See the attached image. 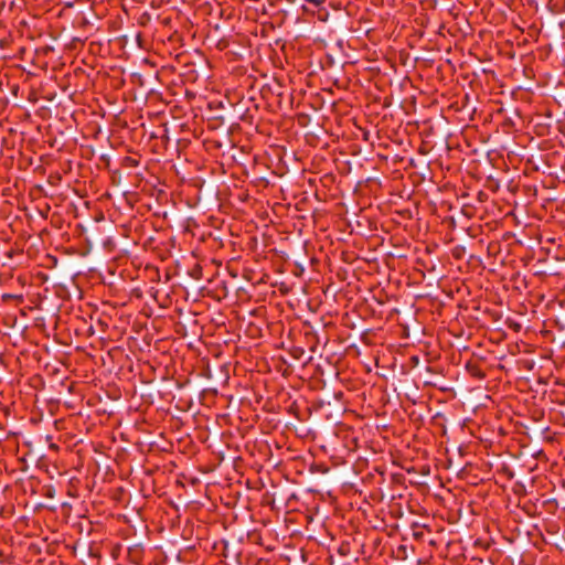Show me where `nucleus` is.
<instances>
[{"instance_id": "nucleus-1", "label": "nucleus", "mask_w": 565, "mask_h": 565, "mask_svg": "<svg viewBox=\"0 0 565 565\" xmlns=\"http://www.w3.org/2000/svg\"><path fill=\"white\" fill-rule=\"evenodd\" d=\"M306 1L313 4L315 7H320L326 0H306Z\"/></svg>"}]
</instances>
